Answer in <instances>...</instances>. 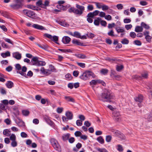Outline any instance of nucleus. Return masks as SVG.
I'll use <instances>...</instances> for the list:
<instances>
[{
    "mask_svg": "<svg viewBox=\"0 0 152 152\" xmlns=\"http://www.w3.org/2000/svg\"><path fill=\"white\" fill-rule=\"evenodd\" d=\"M98 99L103 102H111L115 96L108 90L105 89L104 92L98 96Z\"/></svg>",
    "mask_w": 152,
    "mask_h": 152,
    "instance_id": "nucleus-1",
    "label": "nucleus"
},
{
    "mask_svg": "<svg viewBox=\"0 0 152 152\" xmlns=\"http://www.w3.org/2000/svg\"><path fill=\"white\" fill-rule=\"evenodd\" d=\"M75 6L76 8L74 7H71L68 9V11L70 13H73L77 16L81 15L85 10V7L78 4H76Z\"/></svg>",
    "mask_w": 152,
    "mask_h": 152,
    "instance_id": "nucleus-2",
    "label": "nucleus"
},
{
    "mask_svg": "<svg viewBox=\"0 0 152 152\" xmlns=\"http://www.w3.org/2000/svg\"><path fill=\"white\" fill-rule=\"evenodd\" d=\"M50 142L53 148L56 151L61 152L62 151L61 146L58 141L54 138H51Z\"/></svg>",
    "mask_w": 152,
    "mask_h": 152,
    "instance_id": "nucleus-3",
    "label": "nucleus"
},
{
    "mask_svg": "<svg viewBox=\"0 0 152 152\" xmlns=\"http://www.w3.org/2000/svg\"><path fill=\"white\" fill-rule=\"evenodd\" d=\"M91 76L93 78L95 77V75L93 72L87 71L83 73L79 76V78L84 80H86L89 79Z\"/></svg>",
    "mask_w": 152,
    "mask_h": 152,
    "instance_id": "nucleus-4",
    "label": "nucleus"
},
{
    "mask_svg": "<svg viewBox=\"0 0 152 152\" xmlns=\"http://www.w3.org/2000/svg\"><path fill=\"white\" fill-rule=\"evenodd\" d=\"M13 3L10 5L11 8L14 10H18L21 8L23 4L20 0H13Z\"/></svg>",
    "mask_w": 152,
    "mask_h": 152,
    "instance_id": "nucleus-5",
    "label": "nucleus"
},
{
    "mask_svg": "<svg viewBox=\"0 0 152 152\" xmlns=\"http://www.w3.org/2000/svg\"><path fill=\"white\" fill-rule=\"evenodd\" d=\"M32 64L38 66H40L45 65V62L44 61H40L38 60V57H34L31 60Z\"/></svg>",
    "mask_w": 152,
    "mask_h": 152,
    "instance_id": "nucleus-6",
    "label": "nucleus"
},
{
    "mask_svg": "<svg viewBox=\"0 0 152 152\" xmlns=\"http://www.w3.org/2000/svg\"><path fill=\"white\" fill-rule=\"evenodd\" d=\"M27 68L25 66H23L22 67V71H17V72L18 73H19L22 76H24L25 77H27V76L31 77L33 75L32 72L31 71H29L27 73V75L25 73L26 71Z\"/></svg>",
    "mask_w": 152,
    "mask_h": 152,
    "instance_id": "nucleus-7",
    "label": "nucleus"
},
{
    "mask_svg": "<svg viewBox=\"0 0 152 152\" xmlns=\"http://www.w3.org/2000/svg\"><path fill=\"white\" fill-rule=\"evenodd\" d=\"M141 76L138 75H134L132 76V77L137 80H141L142 78H147L148 77V74L147 72H145L142 74Z\"/></svg>",
    "mask_w": 152,
    "mask_h": 152,
    "instance_id": "nucleus-8",
    "label": "nucleus"
},
{
    "mask_svg": "<svg viewBox=\"0 0 152 152\" xmlns=\"http://www.w3.org/2000/svg\"><path fill=\"white\" fill-rule=\"evenodd\" d=\"M23 12L24 15L29 17L33 18L35 16V13L31 10H23Z\"/></svg>",
    "mask_w": 152,
    "mask_h": 152,
    "instance_id": "nucleus-9",
    "label": "nucleus"
},
{
    "mask_svg": "<svg viewBox=\"0 0 152 152\" xmlns=\"http://www.w3.org/2000/svg\"><path fill=\"white\" fill-rule=\"evenodd\" d=\"M114 119L116 121H121V116L119 112L116 110H114L113 113Z\"/></svg>",
    "mask_w": 152,
    "mask_h": 152,
    "instance_id": "nucleus-10",
    "label": "nucleus"
},
{
    "mask_svg": "<svg viewBox=\"0 0 152 152\" xmlns=\"http://www.w3.org/2000/svg\"><path fill=\"white\" fill-rule=\"evenodd\" d=\"M44 36L47 37L54 42L57 44H58L57 42L58 40V37L56 36H52L51 35L48 33H45L44 34Z\"/></svg>",
    "mask_w": 152,
    "mask_h": 152,
    "instance_id": "nucleus-11",
    "label": "nucleus"
},
{
    "mask_svg": "<svg viewBox=\"0 0 152 152\" xmlns=\"http://www.w3.org/2000/svg\"><path fill=\"white\" fill-rule=\"evenodd\" d=\"M15 122L19 127H24L25 126L24 122L19 118H17V119L16 120Z\"/></svg>",
    "mask_w": 152,
    "mask_h": 152,
    "instance_id": "nucleus-12",
    "label": "nucleus"
},
{
    "mask_svg": "<svg viewBox=\"0 0 152 152\" xmlns=\"http://www.w3.org/2000/svg\"><path fill=\"white\" fill-rule=\"evenodd\" d=\"M40 71L42 73L46 75H49L51 74V73L49 69H45L44 67L41 68Z\"/></svg>",
    "mask_w": 152,
    "mask_h": 152,
    "instance_id": "nucleus-13",
    "label": "nucleus"
},
{
    "mask_svg": "<svg viewBox=\"0 0 152 152\" xmlns=\"http://www.w3.org/2000/svg\"><path fill=\"white\" fill-rule=\"evenodd\" d=\"M13 57L17 60H20L21 58V54L18 52L14 53L12 54Z\"/></svg>",
    "mask_w": 152,
    "mask_h": 152,
    "instance_id": "nucleus-14",
    "label": "nucleus"
},
{
    "mask_svg": "<svg viewBox=\"0 0 152 152\" xmlns=\"http://www.w3.org/2000/svg\"><path fill=\"white\" fill-rule=\"evenodd\" d=\"M71 40V39L67 36H65L63 37L62 41L65 44L68 43Z\"/></svg>",
    "mask_w": 152,
    "mask_h": 152,
    "instance_id": "nucleus-15",
    "label": "nucleus"
},
{
    "mask_svg": "<svg viewBox=\"0 0 152 152\" xmlns=\"http://www.w3.org/2000/svg\"><path fill=\"white\" fill-rule=\"evenodd\" d=\"M32 27L38 30H42L45 29V28L43 26L37 24H34L32 25Z\"/></svg>",
    "mask_w": 152,
    "mask_h": 152,
    "instance_id": "nucleus-16",
    "label": "nucleus"
},
{
    "mask_svg": "<svg viewBox=\"0 0 152 152\" xmlns=\"http://www.w3.org/2000/svg\"><path fill=\"white\" fill-rule=\"evenodd\" d=\"M44 118L45 121L48 124L51 126H54V123L48 117H45Z\"/></svg>",
    "mask_w": 152,
    "mask_h": 152,
    "instance_id": "nucleus-17",
    "label": "nucleus"
},
{
    "mask_svg": "<svg viewBox=\"0 0 152 152\" xmlns=\"http://www.w3.org/2000/svg\"><path fill=\"white\" fill-rule=\"evenodd\" d=\"M143 99V96L140 94L138 95L137 97L134 98V100L136 102H138L140 103L142 102Z\"/></svg>",
    "mask_w": 152,
    "mask_h": 152,
    "instance_id": "nucleus-18",
    "label": "nucleus"
},
{
    "mask_svg": "<svg viewBox=\"0 0 152 152\" xmlns=\"http://www.w3.org/2000/svg\"><path fill=\"white\" fill-rule=\"evenodd\" d=\"M66 115L69 120H71L73 118V114L69 111H67L66 113Z\"/></svg>",
    "mask_w": 152,
    "mask_h": 152,
    "instance_id": "nucleus-19",
    "label": "nucleus"
},
{
    "mask_svg": "<svg viewBox=\"0 0 152 152\" xmlns=\"http://www.w3.org/2000/svg\"><path fill=\"white\" fill-rule=\"evenodd\" d=\"M70 135V134L69 133L63 134L62 136V140L64 141L68 140Z\"/></svg>",
    "mask_w": 152,
    "mask_h": 152,
    "instance_id": "nucleus-20",
    "label": "nucleus"
},
{
    "mask_svg": "<svg viewBox=\"0 0 152 152\" xmlns=\"http://www.w3.org/2000/svg\"><path fill=\"white\" fill-rule=\"evenodd\" d=\"M2 57L3 58H5L8 56H10V52L9 51H7L5 53H2L1 54Z\"/></svg>",
    "mask_w": 152,
    "mask_h": 152,
    "instance_id": "nucleus-21",
    "label": "nucleus"
},
{
    "mask_svg": "<svg viewBox=\"0 0 152 152\" xmlns=\"http://www.w3.org/2000/svg\"><path fill=\"white\" fill-rule=\"evenodd\" d=\"M50 2L47 0H45L44 2H43V4L42 8L44 9H46L47 7L49 6Z\"/></svg>",
    "mask_w": 152,
    "mask_h": 152,
    "instance_id": "nucleus-22",
    "label": "nucleus"
},
{
    "mask_svg": "<svg viewBox=\"0 0 152 152\" xmlns=\"http://www.w3.org/2000/svg\"><path fill=\"white\" fill-rule=\"evenodd\" d=\"M26 7L27 8H28L29 9H31L33 10H38V7H37L35 6H34L32 5H31V4L28 5Z\"/></svg>",
    "mask_w": 152,
    "mask_h": 152,
    "instance_id": "nucleus-23",
    "label": "nucleus"
},
{
    "mask_svg": "<svg viewBox=\"0 0 152 152\" xmlns=\"http://www.w3.org/2000/svg\"><path fill=\"white\" fill-rule=\"evenodd\" d=\"M101 19L99 17L97 18L96 19L94 20V24L96 26H98L99 24V22L101 20Z\"/></svg>",
    "mask_w": 152,
    "mask_h": 152,
    "instance_id": "nucleus-24",
    "label": "nucleus"
},
{
    "mask_svg": "<svg viewBox=\"0 0 152 152\" xmlns=\"http://www.w3.org/2000/svg\"><path fill=\"white\" fill-rule=\"evenodd\" d=\"M100 80H92L89 83L90 85H96L99 83Z\"/></svg>",
    "mask_w": 152,
    "mask_h": 152,
    "instance_id": "nucleus-25",
    "label": "nucleus"
},
{
    "mask_svg": "<svg viewBox=\"0 0 152 152\" xmlns=\"http://www.w3.org/2000/svg\"><path fill=\"white\" fill-rule=\"evenodd\" d=\"M13 83L12 82L10 81H8L6 84L7 87L9 88H11L13 86Z\"/></svg>",
    "mask_w": 152,
    "mask_h": 152,
    "instance_id": "nucleus-26",
    "label": "nucleus"
},
{
    "mask_svg": "<svg viewBox=\"0 0 152 152\" xmlns=\"http://www.w3.org/2000/svg\"><path fill=\"white\" fill-rule=\"evenodd\" d=\"M143 28L142 26H137L135 29V31L136 32H142L143 31Z\"/></svg>",
    "mask_w": 152,
    "mask_h": 152,
    "instance_id": "nucleus-27",
    "label": "nucleus"
},
{
    "mask_svg": "<svg viewBox=\"0 0 152 152\" xmlns=\"http://www.w3.org/2000/svg\"><path fill=\"white\" fill-rule=\"evenodd\" d=\"M3 134L7 136H10V131L7 129H4L3 131Z\"/></svg>",
    "mask_w": 152,
    "mask_h": 152,
    "instance_id": "nucleus-28",
    "label": "nucleus"
},
{
    "mask_svg": "<svg viewBox=\"0 0 152 152\" xmlns=\"http://www.w3.org/2000/svg\"><path fill=\"white\" fill-rule=\"evenodd\" d=\"M49 69L51 72H56V69L54 66L52 64H50L49 65Z\"/></svg>",
    "mask_w": 152,
    "mask_h": 152,
    "instance_id": "nucleus-29",
    "label": "nucleus"
},
{
    "mask_svg": "<svg viewBox=\"0 0 152 152\" xmlns=\"http://www.w3.org/2000/svg\"><path fill=\"white\" fill-rule=\"evenodd\" d=\"M65 99L68 102H73L75 101L74 99L71 96H65Z\"/></svg>",
    "mask_w": 152,
    "mask_h": 152,
    "instance_id": "nucleus-30",
    "label": "nucleus"
},
{
    "mask_svg": "<svg viewBox=\"0 0 152 152\" xmlns=\"http://www.w3.org/2000/svg\"><path fill=\"white\" fill-rule=\"evenodd\" d=\"M100 143L103 144L104 143V140L102 136H99L96 139Z\"/></svg>",
    "mask_w": 152,
    "mask_h": 152,
    "instance_id": "nucleus-31",
    "label": "nucleus"
},
{
    "mask_svg": "<svg viewBox=\"0 0 152 152\" xmlns=\"http://www.w3.org/2000/svg\"><path fill=\"white\" fill-rule=\"evenodd\" d=\"M57 7L58 9H60V10H66L67 9V7L66 6H64L61 5H57Z\"/></svg>",
    "mask_w": 152,
    "mask_h": 152,
    "instance_id": "nucleus-32",
    "label": "nucleus"
},
{
    "mask_svg": "<svg viewBox=\"0 0 152 152\" xmlns=\"http://www.w3.org/2000/svg\"><path fill=\"white\" fill-rule=\"evenodd\" d=\"M73 44H76L79 45H82L83 44L80 42V41L77 39H74L72 41Z\"/></svg>",
    "mask_w": 152,
    "mask_h": 152,
    "instance_id": "nucleus-33",
    "label": "nucleus"
},
{
    "mask_svg": "<svg viewBox=\"0 0 152 152\" xmlns=\"http://www.w3.org/2000/svg\"><path fill=\"white\" fill-rule=\"evenodd\" d=\"M96 149L99 152H108V151L105 148H97Z\"/></svg>",
    "mask_w": 152,
    "mask_h": 152,
    "instance_id": "nucleus-34",
    "label": "nucleus"
},
{
    "mask_svg": "<svg viewBox=\"0 0 152 152\" xmlns=\"http://www.w3.org/2000/svg\"><path fill=\"white\" fill-rule=\"evenodd\" d=\"M141 25L142 28H144L147 29H148L150 28L149 26L144 22H142Z\"/></svg>",
    "mask_w": 152,
    "mask_h": 152,
    "instance_id": "nucleus-35",
    "label": "nucleus"
},
{
    "mask_svg": "<svg viewBox=\"0 0 152 152\" xmlns=\"http://www.w3.org/2000/svg\"><path fill=\"white\" fill-rule=\"evenodd\" d=\"M112 137L110 135H107L106 136L105 140L107 142H110L112 140Z\"/></svg>",
    "mask_w": 152,
    "mask_h": 152,
    "instance_id": "nucleus-36",
    "label": "nucleus"
},
{
    "mask_svg": "<svg viewBox=\"0 0 152 152\" xmlns=\"http://www.w3.org/2000/svg\"><path fill=\"white\" fill-rule=\"evenodd\" d=\"M116 69L117 71L120 72L124 68V66L122 65H116Z\"/></svg>",
    "mask_w": 152,
    "mask_h": 152,
    "instance_id": "nucleus-37",
    "label": "nucleus"
},
{
    "mask_svg": "<svg viewBox=\"0 0 152 152\" xmlns=\"http://www.w3.org/2000/svg\"><path fill=\"white\" fill-rule=\"evenodd\" d=\"M121 43L124 45L127 44L129 43V41L126 38H124L121 41Z\"/></svg>",
    "mask_w": 152,
    "mask_h": 152,
    "instance_id": "nucleus-38",
    "label": "nucleus"
},
{
    "mask_svg": "<svg viewBox=\"0 0 152 152\" xmlns=\"http://www.w3.org/2000/svg\"><path fill=\"white\" fill-rule=\"evenodd\" d=\"M0 92L1 94L3 95H6L7 94L6 91L4 88H1L0 89Z\"/></svg>",
    "mask_w": 152,
    "mask_h": 152,
    "instance_id": "nucleus-39",
    "label": "nucleus"
},
{
    "mask_svg": "<svg viewBox=\"0 0 152 152\" xmlns=\"http://www.w3.org/2000/svg\"><path fill=\"white\" fill-rule=\"evenodd\" d=\"M58 23L62 26L65 27L67 26L68 25V24L66 22L64 21H59Z\"/></svg>",
    "mask_w": 152,
    "mask_h": 152,
    "instance_id": "nucleus-40",
    "label": "nucleus"
},
{
    "mask_svg": "<svg viewBox=\"0 0 152 152\" xmlns=\"http://www.w3.org/2000/svg\"><path fill=\"white\" fill-rule=\"evenodd\" d=\"M80 34L79 32L77 31L74 32V37L80 38Z\"/></svg>",
    "mask_w": 152,
    "mask_h": 152,
    "instance_id": "nucleus-41",
    "label": "nucleus"
},
{
    "mask_svg": "<svg viewBox=\"0 0 152 152\" xmlns=\"http://www.w3.org/2000/svg\"><path fill=\"white\" fill-rule=\"evenodd\" d=\"M10 140L12 141H14L16 140V137L14 134H12L10 137Z\"/></svg>",
    "mask_w": 152,
    "mask_h": 152,
    "instance_id": "nucleus-42",
    "label": "nucleus"
},
{
    "mask_svg": "<svg viewBox=\"0 0 152 152\" xmlns=\"http://www.w3.org/2000/svg\"><path fill=\"white\" fill-rule=\"evenodd\" d=\"M119 135H118L117 137L120 138L121 140H123L125 139V137L123 134H121L120 132Z\"/></svg>",
    "mask_w": 152,
    "mask_h": 152,
    "instance_id": "nucleus-43",
    "label": "nucleus"
},
{
    "mask_svg": "<svg viewBox=\"0 0 152 152\" xmlns=\"http://www.w3.org/2000/svg\"><path fill=\"white\" fill-rule=\"evenodd\" d=\"M115 29L118 33L125 32V30L124 29L120 28H116Z\"/></svg>",
    "mask_w": 152,
    "mask_h": 152,
    "instance_id": "nucleus-44",
    "label": "nucleus"
},
{
    "mask_svg": "<svg viewBox=\"0 0 152 152\" xmlns=\"http://www.w3.org/2000/svg\"><path fill=\"white\" fill-rule=\"evenodd\" d=\"M112 132L113 134H115V136H117L118 135H119V134H120V132L117 130H112Z\"/></svg>",
    "mask_w": 152,
    "mask_h": 152,
    "instance_id": "nucleus-45",
    "label": "nucleus"
},
{
    "mask_svg": "<svg viewBox=\"0 0 152 152\" xmlns=\"http://www.w3.org/2000/svg\"><path fill=\"white\" fill-rule=\"evenodd\" d=\"M15 67L16 69L18 70V71H20L19 70H20L21 69H22V68H21L20 65L19 64H16Z\"/></svg>",
    "mask_w": 152,
    "mask_h": 152,
    "instance_id": "nucleus-46",
    "label": "nucleus"
},
{
    "mask_svg": "<svg viewBox=\"0 0 152 152\" xmlns=\"http://www.w3.org/2000/svg\"><path fill=\"white\" fill-rule=\"evenodd\" d=\"M11 145L13 147H15L17 146V142L16 140L12 141Z\"/></svg>",
    "mask_w": 152,
    "mask_h": 152,
    "instance_id": "nucleus-47",
    "label": "nucleus"
},
{
    "mask_svg": "<svg viewBox=\"0 0 152 152\" xmlns=\"http://www.w3.org/2000/svg\"><path fill=\"white\" fill-rule=\"evenodd\" d=\"M0 13L3 16L7 17L8 16L7 13L5 11H0Z\"/></svg>",
    "mask_w": 152,
    "mask_h": 152,
    "instance_id": "nucleus-48",
    "label": "nucleus"
},
{
    "mask_svg": "<svg viewBox=\"0 0 152 152\" xmlns=\"http://www.w3.org/2000/svg\"><path fill=\"white\" fill-rule=\"evenodd\" d=\"M77 57L79 58L85 59L86 58V57L85 54H78L77 55Z\"/></svg>",
    "mask_w": 152,
    "mask_h": 152,
    "instance_id": "nucleus-49",
    "label": "nucleus"
},
{
    "mask_svg": "<svg viewBox=\"0 0 152 152\" xmlns=\"http://www.w3.org/2000/svg\"><path fill=\"white\" fill-rule=\"evenodd\" d=\"M65 77L67 80H70L72 78V77L69 74H67L65 76Z\"/></svg>",
    "mask_w": 152,
    "mask_h": 152,
    "instance_id": "nucleus-50",
    "label": "nucleus"
},
{
    "mask_svg": "<svg viewBox=\"0 0 152 152\" xmlns=\"http://www.w3.org/2000/svg\"><path fill=\"white\" fill-rule=\"evenodd\" d=\"M43 2L41 0H39L36 3V5L42 8Z\"/></svg>",
    "mask_w": 152,
    "mask_h": 152,
    "instance_id": "nucleus-51",
    "label": "nucleus"
},
{
    "mask_svg": "<svg viewBox=\"0 0 152 152\" xmlns=\"http://www.w3.org/2000/svg\"><path fill=\"white\" fill-rule=\"evenodd\" d=\"M81 134V132L79 131H77L75 133V135L76 137H80Z\"/></svg>",
    "mask_w": 152,
    "mask_h": 152,
    "instance_id": "nucleus-52",
    "label": "nucleus"
},
{
    "mask_svg": "<svg viewBox=\"0 0 152 152\" xmlns=\"http://www.w3.org/2000/svg\"><path fill=\"white\" fill-rule=\"evenodd\" d=\"M117 149L120 152H122L123 151L122 146L120 145H118Z\"/></svg>",
    "mask_w": 152,
    "mask_h": 152,
    "instance_id": "nucleus-53",
    "label": "nucleus"
},
{
    "mask_svg": "<svg viewBox=\"0 0 152 152\" xmlns=\"http://www.w3.org/2000/svg\"><path fill=\"white\" fill-rule=\"evenodd\" d=\"M108 35L111 37H114L115 35L114 34V32L113 30H111L110 31H109L108 33Z\"/></svg>",
    "mask_w": 152,
    "mask_h": 152,
    "instance_id": "nucleus-54",
    "label": "nucleus"
},
{
    "mask_svg": "<svg viewBox=\"0 0 152 152\" xmlns=\"http://www.w3.org/2000/svg\"><path fill=\"white\" fill-rule=\"evenodd\" d=\"M22 113L24 115L27 116L29 114V112L28 110H23L22 111Z\"/></svg>",
    "mask_w": 152,
    "mask_h": 152,
    "instance_id": "nucleus-55",
    "label": "nucleus"
},
{
    "mask_svg": "<svg viewBox=\"0 0 152 152\" xmlns=\"http://www.w3.org/2000/svg\"><path fill=\"white\" fill-rule=\"evenodd\" d=\"M87 36L89 38H92L95 37V35L92 33H89L87 34Z\"/></svg>",
    "mask_w": 152,
    "mask_h": 152,
    "instance_id": "nucleus-56",
    "label": "nucleus"
},
{
    "mask_svg": "<svg viewBox=\"0 0 152 152\" xmlns=\"http://www.w3.org/2000/svg\"><path fill=\"white\" fill-rule=\"evenodd\" d=\"M147 118L148 120L149 121H152V110L150 114L148 115Z\"/></svg>",
    "mask_w": 152,
    "mask_h": 152,
    "instance_id": "nucleus-57",
    "label": "nucleus"
},
{
    "mask_svg": "<svg viewBox=\"0 0 152 152\" xmlns=\"http://www.w3.org/2000/svg\"><path fill=\"white\" fill-rule=\"evenodd\" d=\"M108 72V70L106 69H102L101 71V73L104 75L107 74Z\"/></svg>",
    "mask_w": 152,
    "mask_h": 152,
    "instance_id": "nucleus-58",
    "label": "nucleus"
},
{
    "mask_svg": "<svg viewBox=\"0 0 152 152\" xmlns=\"http://www.w3.org/2000/svg\"><path fill=\"white\" fill-rule=\"evenodd\" d=\"M82 121L80 120H78L76 121V124L77 126H80L82 125Z\"/></svg>",
    "mask_w": 152,
    "mask_h": 152,
    "instance_id": "nucleus-59",
    "label": "nucleus"
},
{
    "mask_svg": "<svg viewBox=\"0 0 152 152\" xmlns=\"http://www.w3.org/2000/svg\"><path fill=\"white\" fill-rule=\"evenodd\" d=\"M152 37L148 35L145 37V38L146 41L148 42H150L151 41Z\"/></svg>",
    "mask_w": 152,
    "mask_h": 152,
    "instance_id": "nucleus-60",
    "label": "nucleus"
},
{
    "mask_svg": "<svg viewBox=\"0 0 152 152\" xmlns=\"http://www.w3.org/2000/svg\"><path fill=\"white\" fill-rule=\"evenodd\" d=\"M87 9L88 11H92L94 9V7L92 5H89L87 6Z\"/></svg>",
    "mask_w": 152,
    "mask_h": 152,
    "instance_id": "nucleus-61",
    "label": "nucleus"
},
{
    "mask_svg": "<svg viewBox=\"0 0 152 152\" xmlns=\"http://www.w3.org/2000/svg\"><path fill=\"white\" fill-rule=\"evenodd\" d=\"M96 5L97 8L100 9L102 8L103 5H102L101 3L96 2L95 3Z\"/></svg>",
    "mask_w": 152,
    "mask_h": 152,
    "instance_id": "nucleus-62",
    "label": "nucleus"
},
{
    "mask_svg": "<svg viewBox=\"0 0 152 152\" xmlns=\"http://www.w3.org/2000/svg\"><path fill=\"white\" fill-rule=\"evenodd\" d=\"M129 35L133 38H135L136 36V33L134 32H131L129 34Z\"/></svg>",
    "mask_w": 152,
    "mask_h": 152,
    "instance_id": "nucleus-63",
    "label": "nucleus"
},
{
    "mask_svg": "<svg viewBox=\"0 0 152 152\" xmlns=\"http://www.w3.org/2000/svg\"><path fill=\"white\" fill-rule=\"evenodd\" d=\"M75 139L73 137H71L68 139L69 142L70 143H73L75 142Z\"/></svg>",
    "mask_w": 152,
    "mask_h": 152,
    "instance_id": "nucleus-64",
    "label": "nucleus"
}]
</instances>
